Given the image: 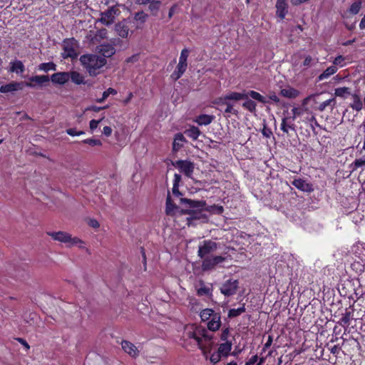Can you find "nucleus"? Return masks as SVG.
Masks as SVG:
<instances>
[{
  "mask_svg": "<svg viewBox=\"0 0 365 365\" xmlns=\"http://www.w3.org/2000/svg\"><path fill=\"white\" fill-rule=\"evenodd\" d=\"M213 336L204 328L195 324H187L184 328L182 340L184 346L197 345L202 355L207 358L213 342Z\"/></svg>",
  "mask_w": 365,
  "mask_h": 365,
  "instance_id": "1",
  "label": "nucleus"
},
{
  "mask_svg": "<svg viewBox=\"0 0 365 365\" xmlns=\"http://www.w3.org/2000/svg\"><path fill=\"white\" fill-rule=\"evenodd\" d=\"M80 61L83 66L87 70L90 76H95L106 63L105 58L95 54H85L81 56Z\"/></svg>",
  "mask_w": 365,
  "mask_h": 365,
  "instance_id": "2",
  "label": "nucleus"
},
{
  "mask_svg": "<svg viewBox=\"0 0 365 365\" xmlns=\"http://www.w3.org/2000/svg\"><path fill=\"white\" fill-rule=\"evenodd\" d=\"M47 235L50 236L53 240L64 243L67 247H71L76 246L81 249L85 248V243L80 238L72 237L68 232L58 231V232H48Z\"/></svg>",
  "mask_w": 365,
  "mask_h": 365,
  "instance_id": "3",
  "label": "nucleus"
},
{
  "mask_svg": "<svg viewBox=\"0 0 365 365\" xmlns=\"http://www.w3.org/2000/svg\"><path fill=\"white\" fill-rule=\"evenodd\" d=\"M323 301L324 306L321 309V323L324 322V319L322 316L324 314L325 311L327 312V314L324 316V319L326 320L325 325L327 326L329 319L332 317L331 310L329 309V307H332L334 304V290L328 289L327 291L324 289L323 291Z\"/></svg>",
  "mask_w": 365,
  "mask_h": 365,
  "instance_id": "4",
  "label": "nucleus"
},
{
  "mask_svg": "<svg viewBox=\"0 0 365 365\" xmlns=\"http://www.w3.org/2000/svg\"><path fill=\"white\" fill-rule=\"evenodd\" d=\"M63 52L61 53L63 58H75L78 54V43L74 38L65 39L62 43Z\"/></svg>",
  "mask_w": 365,
  "mask_h": 365,
  "instance_id": "5",
  "label": "nucleus"
},
{
  "mask_svg": "<svg viewBox=\"0 0 365 365\" xmlns=\"http://www.w3.org/2000/svg\"><path fill=\"white\" fill-rule=\"evenodd\" d=\"M232 347V341L221 342L218 346L217 351L210 355V361L213 364L217 363L221 358L226 357L230 354Z\"/></svg>",
  "mask_w": 365,
  "mask_h": 365,
  "instance_id": "6",
  "label": "nucleus"
},
{
  "mask_svg": "<svg viewBox=\"0 0 365 365\" xmlns=\"http://www.w3.org/2000/svg\"><path fill=\"white\" fill-rule=\"evenodd\" d=\"M225 260L222 256H210L202 260V269L203 271H210L218 265H220Z\"/></svg>",
  "mask_w": 365,
  "mask_h": 365,
  "instance_id": "7",
  "label": "nucleus"
},
{
  "mask_svg": "<svg viewBox=\"0 0 365 365\" xmlns=\"http://www.w3.org/2000/svg\"><path fill=\"white\" fill-rule=\"evenodd\" d=\"M24 85L27 87H34V85L31 83H24V82L11 81L9 83L1 86L0 87V93H9L21 91L23 90Z\"/></svg>",
  "mask_w": 365,
  "mask_h": 365,
  "instance_id": "8",
  "label": "nucleus"
},
{
  "mask_svg": "<svg viewBox=\"0 0 365 365\" xmlns=\"http://www.w3.org/2000/svg\"><path fill=\"white\" fill-rule=\"evenodd\" d=\"M180 202L184 205L185 210L184 212H190L196 210H201L205 206V201L202 200H192L186 198H180Z\"/></svg>",
  "mask_w": 365,
  "mask_h": 365,
  "instance_id": "9",
  "label": "nucleus"
},
{
  "mask_svg": "<svg viewBox=\"0 0 365 365\" xmlns=\"http://www.w3.org/2000/svg\"><path fill=\"white\" fill-rule=\"evenodd\" d=\"M217 245L215 242L212 241H205L202 245L199 247L198 256L205 259L207 257H210V255L216 251Z\"/></svg>",
  "mask_w": 365,
  "mask_h": 365,
  "instance_id": "10",
  "label": "nucleus"
},
{
  "mask_svg": "<svg viewBox=\"0 0 365 365\" xmlns=\"http://www.w3.org/2000/svg\"><path fill=\"white\" fill-rule=\"evenodd\" d=\"M238 287V282L235 279H229L225 282L221 287L220 292L225 296L229 297L235 294Z\"/></svg>",
  "mask_w": 365,
  "mask_h": 365,
  "instance_id": "11",
  "label": "nucleus"
},
{
  "mask_svg": "<svg viewBox=\"0 0 365 365\" xmlns=\"http://www.w3.org/2000/svg\"><path fill=\"white\" fill-rule=\"evenodd\" d=\"M174 165L187 177H192L195 168V165L192 162L187 160H177L174 163Z\"/></svg>",
  "mask_w": 365,
  "mask_h": 365,
  "instance_id": "12",
  "label": "nucleus"
},
{
  "mask_svg": "<svg viewBox=\"0 0 365 365\" xmlns=\"http://www.w3.org/2000/svg\"><path fill=\"white\" fill-rule=\"evenodd\" d=\"M319 99L318 94H314L305 98L303 102L305 110L311 112L318 110L319 109Z\"/></svg>",
  "mask_w": 365,
  "mask_h": 365,
  "instance_id": "13",
  "label": "nucleus"
},
{
  "mask_svg": "<svg viewBox=\"0 0 365 365\" xmlns=\"http://www.w3.org/2000/svg\"><path fill=\"white\" fill-rule=\"evenodd\" d=\"M118 11V9H115L113 6L109 8L104 12L101 13V17L99 21L107 26L113 24Z\"/></svg>",
  "mask_w": 365,
  "mask_h": 365,
  "instance_id": "14",
  "label": "nucleus"
},
{
  "mask_svg": "<svg viewBox=\"0 0 365 365\" xmlns=\"http://www.w3.org/2000/svg\"><path fill=\"white\" fill-rule=\"evenodd\" d=\"M70 79L68 72H58L51 76V81L55 84L63 85Z\"/></svg>",
  "mask_w": 365,
  "mask_h": 365,
  "instance_id": "15",
  "label": "nucleus"
},
{
  "mask_svg": "<svg viewBox=\"0 0 365 365\" xmlns=\"http://www.w3.org/2000/svg\"><path fill=\"white\" fill-rule=\"evenodd\" d=\"M331 342V343L327 344L326 346L321 351V359L327 360V359L324 358V352L326 351H329L331 354H332L334 357H336V356L339 354L340 351L341 350L339 344H334L332 341Z\"/></svg>",
  "mask_w": 365,
  "mask_h": 365,
  "instance_id": "16",
  "label": "nucleus"
},
{
  "mask_svg": "<svg viewBox=\"0 0 365 365\" xmlns=\"http://www.w3.org/2000/svg\"><path fill=\"white\" fill-rule=\"evenodd\" d=\"M9 71L18 75L22 74L25 71V66L20 60L15 59L9 63Z\"/></svg>",
  "mask_w": 365,
  "mask_h": 365,
  "instance_id": "17",
  "label": "nucleus"
},
{
  "mask_svg": "<svg viewBox=\"0 0 365 365\" xmlns=\"http://www.w3.org/2000/svg\"><path fill=\"white\" fill-rule=\"evenodd\" d=\"M122 348L125 352L132 357H135L138 355V348L131 342L128 341H123L121 343Z\"/></svg>",
  "mask_w": 365,
  "mask_h": 365,
  "instance_id": "18",
  "label": "nucleus"
},
{
  "mask_svg": "<svg viewBox=\"0 0 365 365\" xmlns=\"http://www.w3.org/2000/svg\"><path fill=\"white\" fill-rule=\"evenodd\" d=\"M221 326V317L219 313L215 314L207 323V327L210 331H215Z\"/></svg>",
  "mask_w": 365,
  "mask_h": 365,
  "instance_id": "19",
  "label": "nucleus"
},
{
  "mask_svg": "<svg viewBox=\"0 0 365 365\" xmlns=\"http://www.w3.org/2000/svg\"><path fill=\"white\" fill-rule=\"evenodd\" d=\"M361 1L360 0L354 1L344 14H341L342 18H348L349 15L357 14L361 8Z\"/></svg>",
  "mask_w": 365,
  "mask_h": 365,
  "instance_id": "20",
  "label": "nucleus"
},
{
  "mask_svg": "<svg viewBox=\"0 0 365 365\" xmlns=\"http://www.w3.org/2000/svg\"><path fill=\"white\" fill-rule=\"evenodd\" d=\"M292 185L297 189L304 192H311L313 190L312 185L302 179H295L293 180Z\"/></svg>",
  "mask_w": 365,
  "mask_h": 365,
  "instance_id": "21",
  "label": "nucleus"
},
{
  "mask_svg": "<svg viewBox=\"0 0 365 365\" xmlns=\"http://www.w3.org/2000/svg\"><path fill=\"white\" fill-rule=\"evenodd\" d=\"M352 102L349 104V107L354 110L359 112L363 108V101L358 93L351 94Z\"/></svg>",
  "mask_w": 365,
  "mask_h": 365,
  "instance_id": "22",
  "label": "nucleus"
},
{
  "mask_svg": "<svg viewBox=\"0 0 365 365\" xmlns=\"http://www.w3.org/2000/svg\"><path fill=\"white\" fill-rule=\"evenodd\" d=\"M277 15L282 19H284L287 13L286 0H277L276 3Z\"/></svg>",
  "mask_w": 365,
  "mask_h": 365,
  "instance_id": "23",
  "label": "nucleus"
},
{
  "mask_svg": "<svg viewBox=\"0 0 365 365\" xmlns=\"http://www.w3.org/2000/svg\"><path fill=\"white\" fill-rule=\"evenodd\" d=\"M115 29L118 36L122 38H127L129 34L128 27L123 23H118L115 25Z\"/></svg>",
  "mask_w": 365,
  "mask_h": 365,
  "instance_id": "24",
  "label": "nucleus"
},
{
  "mask_svg": "<svg viewBox=\"0 0 365 365\" xmlns=\"http://www.w3.org/2000/svg\"><path fill=\"white\" fill-rule=\"evenodd\" d=\"M280 93L282 96L288 98H295L299 96V91L293 88L287 87L281 90Z\"/></svg>",
  "mask_w": 365,
  "mask_h": 365,
  "instance_id": "25",
  "label": "nucleus"
},
{
  "mask_svg": "<svg viewBox=\"0 0 365 365\" xmlns=\"http://www.w3.org/2000/svg\"><path fill=\"white\" fill-rule=\"evenodd\" d=\"M214 119V116L210 115H200L197 116L195 122L197 123L200 125H207L212 123Z\"/></svg>",
  "mask_w": 365,
  "mask_h": 365,
  "instance_id": "26",
  "label": "nucleus"
},
{
  "mask_svg": "<svg viewBox=\"0 0 365 365\" xmlns=\"http://www.w3.org/2000/svg\"><path fill=\"white\" fill-rule=\"evenodd\" d=\"M100 53L103 55L102 57L108 58L113 56L115 52V48L111 45H102L99 49Z\"/></svg>",
  "mask_w": 365,
  "mask_h": 365,
  "instance_id": "27",
  "label": "nucleus"
},
{
  "mask_svg": "<svg viewBox=\"0 0 365 365\" xmlns=\"http://www.w3.org/2000/svg\"><path fill=\"white\" fill-rule=\"evenodd\" d=\"M179 211V207L175 206L171 200L170 196L168 195L166 200V213L168 215H175Z\"/></svg>",
  "mask_w": 365,
  "mask_h": 365,
  "instance_id": "28",
  "label": "nucleus"
},
{
  "mask_svg": "<svg viewBox=\"0 0 365 365\" xmlns=\"http://www.w3.org/2000/svg\"><path fill=\"white\" fill-rule=\"evenodd\" d=\"M185 139L182 133H177L175 135L173 148L174 150H178L181 147H182V143L185 142Z\"/></svg>",
  "mask_w": 365,
  "mask_h": 365,
  "instance_id": "29",
  "label": "nucleus"
},
{
  "mask_svg": "<svg viewBox=\"0 0 365 365\" xmlns=\"http://www.w3.org/2000/svg\"><path fill=\"white\" fill-rule=\"evenodd\" d=\"M226 98H227L228 101H240L247 99V95L245 93L230 92L226 94Z\"/></svg>",
  "mask_w": 365,
  "mask_h": 365,
  "instance_id": "30",
  "label": "nucleus"
},
{
  "mask_svg": "<svg viewBox=\"0 0 365 365\" xmlns=\"http://www.w3.org/2000/svg\"><path fill=\"white\" fill-rule=\"evenodd\" d=\"M70 78L72 82L77 84H83L84 83V76L77 71H71L69 73Z\"/></svg>",
  "mask_w": 365,
  "mask_h": 365,
  "instance_id": "31",
  "label": "nucleus"
},
{
  "mask_svg": "<svg viewBox=\"0 0 365 365\" xmlns=\"http://www.w3.org/2000/svg\"><path fill=\"white\" fill-rule=\"evenodd\" d=\"M293 121L291 118L286 117L282 119V122L281 123V129L284 133H288L289 130L293 129Z\"/></svg>",
  "mask_w": 365,
  "mask_h": 365,
  "instance_id": "32",
  "label": "nucleus"
},
{
  "mask_svg": "<svg viewBox=\"0 0 365 365\" xmlns=\"http://www.w3.org/2000/svg\"><path fill=\"white\" fill-rule=\"evenodd\" d=\"M187 67V65L178 64L175 71L172 74V78L174 80H178L185 73Z\"/></svg>",
  "mask_w": 365,
  "mask_h": 365,
  "instance_id": "33",
  "label": "nucleus"
},
{
  "mask_svg": "<svg viewBox=\"0 0 365 365\" xmlns=\"http://www.w3.org/2000/svg\"><path fill=\"white\" fill-rule=\"evenodd\" d=\"M336 96L346 98L348 96H351V89L348 87H340L335 89Z\"/></svg>",
  "mask_w": 365,
  "mask_h": 365,
  "instance_id": "34",
  "label": "nucleus"
},
{
  "mask_svg": "<svg viewBox=\"0 0 365 365\" xmlns=\"http://www.w3.org/2000/svg\"><path fill=\"white\" fill-rule=\"evenodd\" d=\"M352 316V312L346 309L345 313L342 314L339 320V324L344 327H347L350 324V319Z\"/></svg>",
  "mask_w": 365,
  "mask_h": 365,
  "instance_id": "35",
  "label": "nucleus"
},
{
  "mask_svg": "<svg viewBox=\"0 0 365 365\" xmlns=\"http://www.w3.org/2000/svg\"><path fill=\"white\" fill-rule=\"evenodd\" d=\"M216 314L213 309H205L200 312V316L203 322H208Z\"/></svg>",
  "mask_w": 365,
  "mask_h": 365,
  "instance_id": "36",
  "label": "nucleus"
},
{
  "mask_svg": "<svg viewBox=\"0 0 365 365\" xmlns=\"http://www.w3.org/2000/svg\"><path fill=\"white\" fill-rule=\"evenodd\" d=\"M185 134L192 138V140H197L199 135H200V131L198 128L195 126H192L189 129L185 130Z\"/></svg>",
  "mask_w": 365,
  "mask_h": 365,
  "instance_id": "37",
  "label": "nucleus"
},
{
  "mask_svg": "<svg viewBox=\"0 0 365 365\" xmlns=\"http://www.w3.org/2000/svg\"><path fill=\"white\" fill-rule=\"evenodd\" d=\"M31 82L35 83L38 85H42L44 83H46L49 81V77L48 76H34L29 78Z\"/></svg>",
  "mask_w": 365,
  "mask_h": 365,
  "instance_id": "38",
  "label": "nucleus"
},
{
  "mask_svg": "<svg viewBox=\"0 0 365 365\" xmlns=\"http://www.w3.org/2000/svg\"><path fill=\"white\" fill-rule=\"evenodd\" d=\"M337 71V67L331 65L328 67L322 73H321V81L324 78H327L330 76L334 74Z\"/></svg>",
  "mask_w": 365,
  "mask_h": 365,
  "instance_id": "39",
  "label": "nucleus"
},
{
  "mask_svg": "<svg viewBox=\"0 0 365 365\" xmlns=\"http://www.w3.org/2000/svg\"><path fill=\"white\" fill-rule=\"evenodd\" d=\"M56 69V66L52 62L43 63L38 66V70L43 71L45 72H47L48 71H55Z\"/></svg>",
  "mask_w": 365,
  "mask_h": 365,
  "instance_id": "40",
  "label": "nucleus"
},
{
  "mask_svg": "<svg viewBox=\"0 0 365 365\" xmlns=\"http://www.w3.org/2000/svg\"><path fill=\"white\" fill-rule=\"evenodd\" d=\"M117 94V91L114 88H109L106 91L103 93L102 97L96 100L98 103H103L110 95H115Z\"/></svg>",
  "mask_w": 365,
  "mask_h": 365,
  "instance_id": "41",
  "label": "nucleus"
},
{
  "mask_svg": "<svg viewBox=\"0 0 365 365\" xmlns=\"http://www.w3.org/2000/svg\"><path fill=\"white\" fill-rule=\"evenodd\" d=\"M247 96H250L252 98L258 101L259 102L264 103V98L259 93L255 91H250L248 93H246Z\"/></svg>",
  "mask_w": 365,
  "mask_h": 365,
  "instance_id": "42",
  "label": "nucleus"
},
{
  "mask_svg": "<svg viewBox=\"0 0 365 365\" xmlns=\"http://www.w3.org/2000/svg\"><path fill=\"white\" fill-rule=\"evenodd\" d=\"M83 143L88 144L91 146H101L102 145V142L96 138H88L85 139L82 141Z\"/></svg>",
  "mask_w": 365,
  "mask_h": 365,
  "instance_id": "43",
  "label": "nucleus"
},
{
  "mask_svg": "<svg viewBox=\"0 0 365 365\" xmlns=\"http://www.w3.org/2000/svg\"><path fill=\"white\" fill-rule=\"evenodd\" d=\"M242 106L248 110L252 112L255 110L256 103L253 101L247 98V101L243 103Z\"/></svg>",
  "mask_w": 365,
  "mask_h": 365,
  "instance_id": "44",
  "label": "nucleus"
},
{
  "mask_svg": "<svg viewBox=\"0 0 365 365\" xmlns=\"http://www.w3.org/2000/svg\"><path fill=\"white\" fill-rule=\"evenodd\" d=\"M365 165V158L356 159L351 165L353 170H357L359 168Z\"/></svg>",
  "mask_w": 365,
  "mask_h": 365,
  "instance_id": "45",
  "label": "nucleus"
},
{
  "mask_svg": "<svg viewBox=\"0 0 365 365\" xmlns=\"http://www.w3.org/2000/svg\"><path fill=\"white\" fill-rule=\"evenodd\" d=\"M244 312H245L244 307H240L238 309H232L229 311L228 316L230 317H235L241 314Z\"/></svg>",
  "mask_w": 365,
  "mask_h": 365,
  "instance_id": "46",
  "label": "nucleus"
},
{
  "mask_svg": "<svg viewBox=\"0 0 365 365\" xmlns=\"http://www.w3.org/2000/svg\"><path fill=\"white\" fill-rule=\"evenodd\" d=\"M228 103V100L226 98V95L215 99L214 101V103L219 107L225 105L226 106Z\"/></svg>",
  "mask_w": 365,
  "mask_h": 365,
  "instance_id": "47",
  "label": "nucleus"
},
{
  "mask_svg": "<svg viewBox=\"0 0 365 365\" xmlns=\"http://www.w3.org/2000/svg\"><path fill=\"white\" fill-rule=\"evenodd\" d=\"M103 117L99 120H91L89 123V128L91 132H93L98 126L100 123L103 120Z\"/></svg>",
  "mask_w": 365,
  "mask_h": 365,
  "instance_id": "48",
  "label": "nucleus"
},
{
  "mask_svg": "<svg viewBox=\"0 0 365 365\" xmlns=\"http://www.w3.org/2000/svg\"><path fill=\"white\" fill-rule=\"evenodd\" d=\"M230 334V329L229 328H225L222 330L221 334H220V341L221 342H226L230 341L228 340V336Z\"/></svg>",
  "mask_w": 365,
  "mask_h": 365,
  "instance_id": "49",
  "label": "nucleus"
},
{
  "mask_svg": "<svg viewBox=\"0 0 365 365\" xmlns=\"http://www.w3.org/2000/svg\"><path fill=\"white\" fill-rule=\"evenodd\" d=\"M66 133L71 136H79V135H83L85 133H84V131H82V130L77 131L74 128H69V129L66 130Z\"/></svg>",
  "mask_w": 365,
  "mask_h": 365,
  "instance_id": "50",
  "label": "nucleus"
},
{
  "mask_svg": "<svg viewBox=\"0 0 365 365\" xmlns=\"http://www.w3.org/2000/svg\"><path fill=\"white\" fill-rule=\"evenodd\" d=\"M335 104L334 98L329 99L321 103V110H324L327 106H334Z\"/></svg>",
  "mask_w": 365,
  "mask_h": 365,
  "instance_id": "51",
  "label": "nucleus"
},
{
  "mask_svg": "<svg viewBox=\"0 0 365 365\" xmlns=\"http://www.w3.org/2000/svg\"><path fill=\"white\" fill-rule=\"evenodd\" d=\"M292 116L290 117L292 120H294V119L297 117L302 115V109L299 108H294L292 110Z\"/></svg>",
  "mask_w": 365,
  "mask_h": 365,
  "instance_id": "52",
  "label": "nucleus"
},
{
  "mask_svg": "<svg viewBox=\"0 0 365 365\" xmlns=\"http://www.w3.org/2000/svg\"><path fill=\"white\" fill-rule=\"evenodd\" d=\"M344 61V58L342 56H338L337 57L335 58L333 66H343Z\"/></svg>",
  "mask_w": 365,
  "mask_h": 365,
  "instance_id": "53",
  "label": "nucleus"
},
{
  "mask_svg": "<svg viewBox=\"0 0 365 365\" xmlns=\"http://www.w3.org/2000/svg\"><path fill=\"white\" fill-rule=\"evenodd\" d=\"M112 132H113V129L111 128V127L107 126V125L104 126L103 128V130H102V133L106 137L110 136L112 134Z\"/></svg>",
  "mask_w": 365,
  "mask_h": 365,
  "instance_id": "54",
  "label": "nucleus"
},
{
  "mask_svg": "<svg viewBox=\"0 0 365 365\" xmlns=\"http://www.w3.org/2000/svg\"><path fill=\"white\" fill-rule=\"evenodd\" d=\"M135 19L140 21L142 23H143L146 19V15H145L143 13H138L135 16Z\"/></svg>",
  "mask_w": 365,
  "mask_h": 365,
  "instance_id": "55",
  "label": "nucleus"
},
{
  "mask_svg": "<svg viewBox=\"0 0 365 365\" xmlns=\"http://www.w3.org/2000/svg\"><path fill=\"white\" fill-rule=\"evenodd\" d=\"M310 125L312 128L313 130L315 131L316 128L319 126L317 120L314 116H312L310 119Z\"/></svg>",
  "mask_w": 365,
  "mask_h": 365,
  "instance_id": "56",
  "label": "nucleus"
},
{
  "mask_svg": "<svg viewBox=\"0 0 365 365\" xmlns=\"http://www.w3.org/2000/svg\"><path fill=\"white\" fill-rule=\"evenodd\" d=\"M257 355H254L245 363V365H253L257 361Z\"/></svg>",
  "mask_w": 365,
  "mask_h": 365,
  "instance_id": "57",
  "label": "nucleus"
},
{
  "mask_svg": "<svg viewBox=\"0 0 365 365\" xmlns=\"http://www.w3.org/2000/svg\"><path fill=\"white\" fill-rule=\"evenodd\" d=\"M189 53H190V51L188 49H187V48L182 49L180 53V58H181L182 59L183 58V59L187 60Z\"/></svg>",
  "mask_w": 365,
  "mask_h": 365,
  "instance_id": "58",
  "label": "nucleus"
},
{
  "mask_svg": "<svg viewBox=\"0 0 365 365\" xmlns=\"http://www.w3.org/2000/svg\"><path fill=\"white\" fill-rule=\"evenodd\" d=\"M155 1V0H135V2L138 4L147 5L153 3Z\"/></svg>",
  "mask_w": 365,
  "mask_h": 365,
  "instance_id": "59",
  "label": "nucleus"
},
{
  "mask_svg": "<svg viewBox=\"0 0 365 365\" xmlns=\"http://www.w3.org/2000/svg\"><path fill=\"white\" fill-rule=\"evenodd\" d=\"M313 61H313V59L311 57L307 56L304 59L303 64H304V66H312L313 64Z\"/></svg>",
  "mask_w": 365,
  "mask_h": 365,
  "instance_id": "60",
  "label": "nucleus"
},
{
  "mask_svg": "<svg viewBox=\"0 0 365 365\" xmlns=\"http://www.w3.org/2000/svg\"><path fill=\"white\" fill-rule=\"evenodd\" d=\"M88 225L91 227H94V228H98L100 226L97 220H90L89 222H88Z\"/></svg>",
  "mask_w": 365,
  "mask_h": 365,
  "instance_id": "61",
  "label": "nucleus"
},
{
  "mask_svg": "<svg viewBox=\"0 0 365 365\" xmlns=\"http://www.w3.org/2000/svg\"><path fill=\"white\" fill-rule=\"evenodd\" d=\"M178 187H179L178 185L173 184V195H175L176 196L180 195V192L179 191Z\"/></svg>",
  "mask_w": 365,
  "mask_h": 365,
  "instance_id": "62",
  "label": "nucleus"
},
{
  "mask_svg": "<svg viewBox=\"0 0 365 365\" xmlns=\"http://www.w3.org/2000/svg\"><path fill=\"white\" fill-rule=\"evenodd\" d=\"M262 134H263V135H264L265 137H267V138H269V137H270V135H272V131H271L269 129L264 128L262 130Z\"/></svg>",
  "mask_w": 365,
  "mask_h": 365,
  "instance_id": "63",
  "label": "nucleus"
},
{
  "mask_svg": "<svg viewBox=\"0 0 365 365\" xmlns=\"http://www.w3.org/2000/svg\"><path fill=\"white\" fill-rule=\"evenodd\" d=\"M359 28L363 30L365 29V14L361 19L360 24H359Z\"/></svg>",
  "mask_w": 365,
  "mask_h": 365,
  "instance_id": "64",
  "label": "nucleus"
}]
</instances>
